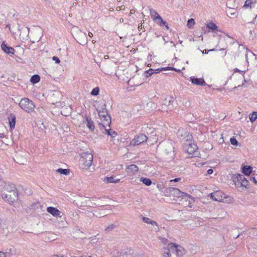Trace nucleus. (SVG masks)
I'll return each instance as SVG.
<instances>
[{"mask_svg":"<svg viewBox=\"0 0 257 257\" xmlns=\"http://www.w3.org/2000/svg\"><path fill=\"white\" fill-rule=\"evenodd\" d=\"M178 131H181L182 133L180 137V141L182 144V150L188 154L193 155L197 150L198 147L194 143L192 136L183 129H179Z\"/></svg>","mask_w":257,"mask_h":257,"instance_id":"f257e3e1","label":"nucleus"},{"mask_svg":"<svg viewBox=\"0 0 257 257\" xmlns=\"http://www.w3.org/2000/svg\"><path fill=\"white\" fill-rule=\"evenodd\" d=\"M93 157L91 153L85 152L82 154L79 159V165L82 169H87L92 165Z\"/></svg>","mask_w":257,"mask_h":257,"instance_id":"f03ea898","label":"nucleus"},{"mask_svg":"<svg viewBox=\"0 0 257 257\" xmlns=\"http://www.w3.org/2000/svg\"><path fill=\"white\" fill-rule=\"evenodd\" d=\"M193 202V199L189 195L178 189V204L182 205L184 207H192L191 204Z\"/></svg>","mask_w":257,"mask_h":257,"instance_id":"7ed1b4c3","label":"nucleus"},{"mask_svg":"<svg viewBox=\"0 0 257 257\" xmlns=\"http://www.w3.org/2000/svg\"><path fill=\"white\" fill-rule=\"evenodd\" d=\"M20 107L28 113L34 111L35 105L31 100L28 98H23L19 103Z\"/></svg>","mask_w":257,"mask_h":257,"instance_id":"20e7f679","label":"nucleus"},{"mask_svg":"<svg viewBox=\"0 0 257 257\" xmlns=\"http://www.w3.org/2000/svg\"><path fill=\"white\" fill-rule=\"evenodd\" d=\"M2 196L3 199L11 204L17 200L18 194L17 191H14L8 193L2 192Z\"/></svg>","mask_w":257,"mask_h":257,"instance_id":"39448f33","label":"nucleus"},{"mask_svg":"<svg viewBox=\"0 0 257 257\" xmlns=\"http://www.w3.org/2000/svg\"><path fill=\"white\" fill-rule=\"evenodd\" d=\"M100 117L103 118L102 122L98 124L99 128L105 127L106 125L109 126L111 122V117L108 115L107 110L103 111L102 113L101 112L100 114H98Z\"/></svg>","mask_w":257,"mask_h":257,"instance_id":"423d86ee","label":"nucleus"},{"mask_svg":"<svg viewBox=\"0 0 257 257\" xmlns=\"http://www.w3.org/2000/svg\"><path fill=\"white\" fill-rule=\"evenodd\" d=\"M148 138L143 134L136 136L135 138L131 141V144L133 146L139 145L147 141Z\"/></svg>","mask_w":257,"mask_h":257,"instance_id":"0eeeda50","label":"nucleus"},{"mask_svg":"<svg viewBox=\"0 0 257 257\" xmlns=\"http://www.w3.org/2000/svg\"><path fill=\"white\" fill-rule=\"evenodd\" d=\"M174 101V99L172 96H167L166 98L163 100L162 101V109L166 110L167 109H172L173 108V103Z\"/></svg>","mask_w":257,"mask_h":257,"instance_id":"6e6552de","label":"nucleus"},{"mask_svg":"<svg viewBox=\"0 0 257 257\" xmlns=\"http://www.w3.org/2000/svg\"><path fill=\"white\" fill-rule=\"evenodd\" d=\"M211 197L215 201L221 202L225 198L224 194L221 191H217L211 193Z\"/></svg>","mask_w":257,"mask_h":257,"instance_id":"1a4fd4ad","label":"nucleus"},{"mask_svg":"<svg viewBox=\"0 0 257 257\" xmlns=\"http://www.w3.org/2000/svg\"><path fill=\"white\" fill-rule=\"evenodd\" d=\"M167 196L170 198V200H176L177 188L175 187H170L166 190Z\"/></svg>","mask_w":257,"mask_h":257,"instance_id":"9d476101","label":"nucleus"},{"mask_svg":"<svg viewBox=\"0 0 257 257\" xmlns=\"http://www.w3.org/2000/svg\"><path fill=\"white\" fill-rule=\"evenodd\" d=\"M115 65L112 61L109 64L103 63L102 64V67L106 74H112Z\"/></svg>","mask_w":257,"mask_h":257,"instance_id":"9b49d317","label":"nucleus"},{"mask_svg":"<svg viewBox=\"0 0 257 257\" xmlns=\"http://www.w3.org/2000/svg\"><path fill=\"white\" fill-rule=\"evenodd\" d=\"M242 178H243V175H242L239 174L233 175L232 177V181L236 187L239 188L241 187L240 183L241 182Z\"/></svg>","mask_w":257,"mask_h":257,"instance_id":"f8f14e48","label":"nucleus"},{"mask_svg":"<svg viewBox=\"0 0 257 257\" xmlns=\"http://www.w3.org/2000/svg\"><path fill=\"white\" fill-rule=\"evenodd\" d=\"M47 211L55 217H61L62 212L58 209L54 207H48L46 209Z\"/></svg>","mask_w":257,"mask_h":257,"instance_id":"ddd939ff","label":"nucleus"},{"mask_svg":"<svg viewBox=\"0 0 257 257\" xmlns=\"http://www.w3.org/2000/svg\"><path fill=\"white\" fill-rule=\"evenodd\" d=\"M14 191H17L15 185L11 183H6L5 184L3 190L2 191V192H7V193H8Z\"/></svg>","mask_w":257,"mask_h":257,"instance_id":"4468645a","label":"nucleus"},{"mask_svg":"<svg viewBox=\"0 0 257 257\" xmlns=\"http://www.w3.org/2000/svg\"><path fill=\"white\" fill-rule=\"evenodd\" d=\"M2 49L7 54H14L15 50L13 48L8 46L5 42L1 45Z\"/></svg>","mask_w":257,"mask_h":257,"instance_id":"2eb2a0df","label":"nucleus"},{"mask_svg":"<svg viewBox=\"0 0 257 257\" xmlns=\"http://www.w3.org/2000/svg\"><path fill=\"white\" fill-rule=\"evenodd\" d=\"M77 42L81 45H85L87 43V37L85 33H81L77 37Z\"/></svg>","mask_w":257,"mask_h":257,"instance_id":"dca6fc26","label":"nucleus"},{"mask_svg":"<svg viewBox=\"0 0 257 257\" xmlns=\"http://www.w3.org/2000/svg\"><path fill=\"white\" fill-rule=\"evenodd\" d=\"M8 119H9V121L10 130L14 129L15 128V125H16V116L14 114L11 113L9 115V116H8Z\"/></svg>","mask_w":257,"mask_h":257,"instance_id":"f3484780","label":"nucleus"},{"mask_svg":"<svg viewBox=\"0 0 257 257\" xmlns=\"http://www.w3.org/2000/svg\"><path fill=\"white\" fill-rule=\"evenodd\" d=\"M191 81L192 83L197 85L204 86L206 85V83L203 79L198 78L195 77H191L190 78Z\"/></svg>","mask_w":257,"mask_h":257,"instance_id":"a211bd4d","label":"nucleus"},{"mask_svg":"<svg viewBox=\"0 0 257 257\" xmlns=\"http://www.w3.org/2000/svg\"><path fill=\"white\" fill-rule=\"evenodd\" d=\"M256 4V0H246L243 6L244 9L249 8L250 9L254 8Z\"/></svg>","mask_w":257,"mask_h":257,"instance_id":"6ab92c4d","label":"nucleus"},{"mask_svg":"<svg viewBox=\"0 0 257 257\" xmlns=\"http://www.w3.org/2000/svg\"><path fill=\"white\" fill-rule=\"evenodd\" d=\"M19 30L20 31V36L22 37L23 39L28 37L30 30L29 28L23 27L21 29H19Z\"/></svg>","mask_w":257,"mask_h":257,"instance_id":"aec40b11","label":"nucleus"},{"mask_svg":"<svg viewBox=\"0 0 257 257\" xmlns=\"http://www.w3.org/2000/svg\"><path fill=\"white\" fill-rule=\"evenodd\" d=\"M86 126L89 129V130L91 132H93L95 129V125L93 120H92L91 118L88 116H86Z\"/></svg>","mask_w":257,"mask_h":257,"instance_id":"412c9836","label":"nucleus"},{"mask_svg":"<svg viewBox=\"0 0 257 257\" xmlns=\"http://www.w3.org/2000/svg\"><path fill=\"white\" fill-rule=\"evenodd\" d=\"M170 251L172 253H177V244L174 243H170L168 244L167 247L165 248V251Z\"/></svg>","mask_w":257,"mask_h":257,"instance_id":"4be33fe9","label":"nucleus"},{"mask_svg":"<svg viewBox=\"0 0 257 257\" xmlns=\"http://www.w3.org/2000/svg\"><path fill=\"white\" fill-rule=\"evenodd\" d=\"M126 171L127 173L132 172L133 174H135L139 171V168L137 165L132 164L127 167Z\"/></svg>","mask_w":257,"mask_h":257,"instance_id":"5701e85b","label":"nucleus"},{"mask_svg":"<svg viewBox=\"0 0 257 257\" xmlns=\"http://www.w3.org/2000/svg\"><path fill=\"white\" fill-rule=\"evenodd\" d=\"M155 20L157 22V23L158 25H160V26H162L163 25L166 27L167 29H169V27L168 26V24L166 21H163V20L162 19V18L159 16L158 15L155 18Z\"/></svg>","mask_w":257,"mask_h":257,"instance_id":"b1692460","label":"nucleus"},{"mask_svg":"<svg viewBox=\"0 0 257 257\" xmlns=\"http://www.w3.org/2000/svg\"><path fill=\"white\" fill-rule=\"evenodd\" d=\"M105 127H102L101 128H104V131H103V133L108 135V136H110L112 138H115L117 136V133L113 131L112 129H107Z\"/></svg>","mask_w":257,"mask_h":257,"instance_id":"393cba45","label":"nucleus"},{"mask_svg":"<svg viewBox=\"0 0 257 257\" xmlns=\"http://www.w3.org/2000/svg\"><path fill=\"white\" fill-rule=\"evenodd\" d=\"M106 104L104 103H103L102 102H99L98 105L97 106L96 110L98 113V114H100V113L101 112L102 113L103 111H105L106 109Z\"/></svg>","mask_w":257,"mask_h":257,"instance_id":"a878e982","label":"nucleus"},{"mask_svg":"<svg viewBox=\"0 0 257 257\" xmlns=\"http://www.w3.org/2000/svg\"><path fill=\"white\" fill-rule=\"evenodd\" d=\"M252 171V168L249 166H245L242 169V173L247 176H249Z\"/></svg>","mask_w":257,"mask_h":257,"instance_id":"bb28decb","label":"nucleus"},{"mask_svg":"<svg viewBox=\"0 0 257 257\" xmlns=\"http://www.w3.org/2000/svg\"><path fill=\"white\" fill-rule=\"evenodd\" d=\"M186 252V251L185 248L181 245H179L178 244V256L182 257L184 254H185Z\"/></svg>","mask_w":257,"mask_h":257,"instance_id":"cd10ccee","label":"nucleus"},{"mask_svg":"<svg viewBox=\"0 0 257 257\" xmlns=\"http://www.w3.org/2000/svg\"><path fill=\"white\" fill-rule=\"evenodd\" d=\"M40 80V76L37 74L33 75L30 79V81L33 84L39 82Z\"/></svg>","mask_w":257,"mask_h":257,"instance_id":"c85d7f7f","label":"nucleus"},{"mask_svg":"<svg viewBox=\"0 0 257 257\" xmlns=\"http://www.w3.org/2000/svg\"><path fill=\"white\" fill-rule=\"evenodd\" d=\"M140 181L148 186H150L152 183L151 180L148 178L142 177L140 179Z\"/></svg>","mask_w":257,"mask_h":257,"instance_id":"c756f323","label":"nucleus"},{"mask_svg":"<svg viewBox=\"0 0 257 257\" xmlns=\"http://www.w3.org/2000/svg\"><path fill=\"white\" fill-rule=\"evenodd\" d=\"M70 170L68 169H62V168H59L56 170V172L60 173L61 174L65 175H68L70 173Z\"/></svg>","mask_w":257,"mask_h":257,"instance_id":"7c9ffc66","label":"nucleus"},{"mask_svg":"<svg viewBox=\"0 0 257 257\" xmlns=\"http://www.w3.org/2000/svg\"><path fill=\"white\" fill-rule=\"evenodd\" d=\"M6 255L8 254V256L11 255H13L16 254V250L14 247H11L9 248H7L6 250Z\"/></svg>","mask_w":257,"mask_h":257,"instance_id":"2f4dec72","label":"nucleus"},{"mask_svg":"<svg viewBox=\"0 0 257 257\" xmlns=\"http://www.w3.org/2000/svg\"><path fill=\"white\" fill-rule=\"evenodd\" d=\"M106 183H117L119 181V179H115L112 176L107 177L104 180Z\"/></svg>","mask_w":257,"mask_h":257,"instance_id":"473e14b6","label":"nucleus"},{"mask_svg":"<svg viewBox=\"0 0 257 257\" xmlns=\"http://www.w3.org/2000/svg\"><path fill=\"white\" fill-rule=\"evenodd\" d=\"M143 220L145 223H147L148 224L149 223V224H151L153 225H157V223L156 221H153L148 217H143Z\"/></svg>","mask_w":257,"mask_h":257,"instance_id":"72a5a7b5","label":"nucleus"},{"mask_svg":"<svg viewBox=\"0 0 257 257\" xmlns=\"http://www.w3.org/2000/svg\"><path fill=\"white\" fill-rule=\"evenodd\" d=\"M163 70H174V71H177V69L175 68L168 67L166 68H162L161 69L159 68V69H155V70H154V73H160Z\"/></svg>","mask_w":257,"mask_h":257,"instance_id":"f704fd0d","label":"nucleus"},{"mask_svg":"<svg viewBox=\"0 0 257 257\" xmlns=\"http://www.w3.org/2000/svg\"><path fill=\"white\" fill-rule=\"evenodd\" d=\"M116 228V225L114 224L109 225L105 229L106 232L108 233L114 230Z\"/></svg>","mask_w":257,"mask_h":257,"instance_id":"c9c22d12","label":"nucleus"},{"mask_svg":"<svg viewBox=\"0 0 257 257\" xmlns=\"http://www.w3.org/2000/svg\"><path fill=\"white\" fill-rule=\"evenodd\" d=\"M195 24V22L194 19H189L187 21V26L189 29L193 28L194 25Z\"/></svg>","mask_w":257,"mask_h":257,"instance_id":"e433bc0d","label":"nucleus"},{"mask_svg":"<svg viewBox=\"0 0 257 257\" xmlns=\"http://www.w3.org/2000/svg\"><path fill=\"white\" fill-rule=\"evenodd\" d=\"M249 119L251 122H253L257 119V112L254 111L251 114V116H249Z\"/></svg>","mask_w":257,"mask_h":257,"instance_id":"4c0bfd02","label":"nucleus"},{"mask_svg":"<svg viewBox=\"0 0 257 257\" xmlns=\"http://www.w3.org/2000/svg\"><path fill=\"white\" fill-rule=\"evenodd\" d=\"M207 27L208 29L213 30H216L217 28L216 25L212 22L208 23L207 25Z\"/></svg>","mask_w":257,"mask_h":257,"instance_id":"58836bf2","label":"nucleus"},{"mask_svg":"<svg viewBox=\"0 0 257 257\" xmlns=\"http://www.w3.org/2000/svg\"><path fill=\"white\" fill-rule=\"evenodd\" d=\"M234 10L233 9H229V11H227V15L228 17L231 18L232 17H236L237 15H236L235 13L234 12H233Z\"/></svg>","mask_w":257,"mask_h":257,"instance_id":"ea45409f","label":"nucleus"},{"mask_svg":"<svg viewBox=\"0 0 257 257\" xmlns=\"http://www.w3.org/2000/svg\"><path fill=\"white\" fill-rule=\"evenodd\" d=\"M99 92V88L98 87H96L92 90L91 92V94L93 96H97V95H98Z\"/></svg>","mask_w":257,"mask_h":257,"instance_id":"a19ab883","label":"nucleus"},{"mask_svg":"<svg viewBox=\"0 0 257 257\" xmlns=\"http://www.w3.org/2000/svg\"><path fill=\"white\" fill-rule=\"evenodd\" d=\"M241 187H246L248 185V181L243 175V178H242L241 182L240 183Z\"/></svg>","mask_w":257,"mask_h":257,"instance_id":"79ce46f5","label":"nucleus"},{"mask_svg":"<svg viewBox=\"0 0 257 257\" xmlns=\"http://www.w3.org/2000/svg\"><path fill=\"white\" fill-rule=\"evenodd\" d=\"M150 14H151V15L152 16V17L153 18V19L155 20V18L158 16V15H159L158 13L156 11H155V10H153V9H150Z\"/></svg>","mask_w":257,"mask_h":257,"instance_id":"37998d69","label":"nucleus"},{"mask_svg":"<svg viewBox=\"0 0 257 257\" xmlns=\"http://www.w3.org/2000/svg\"><path fill=\"white\" fill-rule=\"evenodd\" d=\"M145 73H146V77H148L154 73V69H150L148 71H145Z\"/></svg>","mask_w":257,"mask_h":257,"instance_id":"c03bdc74","label":"nucleus"},{"mask_svg":"<svg viewBox=\"0 0 257 257\" xmlns=\"http://www.w3.org/2000/svg\"><path fill=\"white\" fill-rule=\"evenodd\" d=\"M230 142L231 144V145L233 146H237L238 145V142L237 141V140L234 138H231L230 139Z\"/></svg>","mask_w":257,"mask_h":257,"instance_id":"a18cd8bd","label":"nucleus"},{"mask_svg":"<svg viewBox=\"0 0 257 257\" xmlns=\"http://www.w3.org/2000/svg\"><path fill=\"white\" fill-rule=\"evenodd\" d=\"M165 248H164V250H163V252H164V256L165 257H170L171 256V252L169 250L168 251H165Z\"/></svg>","mask_w":257,"mask_h":257,"instance_id":"49530a36","label":"nucleus"},{"mask_svg":"<svg viewBox=\"0 0 257 257\" xmlns=\"http://www.w3.org/2000/svg\"><path fill=\"white\" fill-rule=\"evenodd\" d=\"M52 59L54 61H55V63L57 64H59L60 62L59 59L58 58V57L56 56H54Z\"/></svg>","mask_w":257,"mask_h":257,"instance_id":"de8ad7c7","label":"nucleus"},{"mask_svg":"<svg viewBox=\"0 0 257 257\" xmlns=\"http://www.w3.org/2000/svg\"><path fill=\"white\" fill-rule=\"evenodd\" d=\"M215 50L214 49H210V50H204L203 51H202V53L203 54H207L209 51H215Z\"/></svg>","mask_w":257,"mask_h":257,"instance_id":"09e8293b","label":"nucleus"},{"mask_svg":"<svg viewBox=\"0 0 257 257\" xmlns=\"http://www.w3.org/2000/svg\"><path fill=\"white\" fill-rule=\"evenodd\" d=\"M185 165L183 164V165H182L180 167V168L179 169H178V172L183 171L185 170Z\"/></svg>","mask_w":257,"mask_h":257,"instance_id":"8fccbe9b","label":"nucleus"},{"mask_svg":"<svg viewBox=\"0 0 257 257\" xmlns=\"http://www.w3.org/2000/svg\"><path fill=\"white\" fill-rule=\"evenodd\" d=\"M160 239L161 240V242L163 243H164V244H166L168 242V239H166V238H160Z\"/></svg>","mask_w":257,"mask_h":257,"instance_id":"3c124183","label":"nucleus"},{"mask_svg":"<svg viewBox=\"0 0 257 257\" xmlns=\"http://www.w3.org/2000/svg\"><path fill=\"white\" fill-rule=\"evenodd\" d=\"M250 180L251 181L254 183V184H257V181L255 177H250Z\"/></svg>","mask_w":257,"mask_h":257,"instance_id":"603ef678","label":"nucleus"},{"mask_svg":"<svg viewBox=\"0 0 257 257\" xmlns=\"http://www.w3.org/2000/svg\"><path fill=\"white\" fill-rule=\"evenodd\" d=\"M0 257H7L6 253L0 251Z\"/></svg>","mask_w":257,"mask_h":257,"instance_id":"864d4df0","label":"nucleus"},{"mask_svg":"<svg viewBox=\"0 0 257 257\" xmlns=\"http://www.w3.org/2000/svg\"><path fill=\"white\" fill-rule=\"evenodd\" d=\"M224 142V139H223V137L220 138L219 139V140H218V142H219L220 144H222Z\"/></svg>","mask_w":257,"mask_h":257,"instance_id":"5fc2aeb1","label":"nucleus"},{"mask_svg":"<svg viewBox=\"0 0 257 257\" xmlns=\"http://www.w3.org/2000/svg\"><path fill=\"white\" fill-rule=\"evenodd\" d=\"M213 170H212V169H208V171H207V173H208V174H212V173H213Z\"/></svg>","mask_w":257,"mask_h":257,"instance_id":"6e6d98bb","label":"nucleus"},{"mask_svg":"<svg viewBox=\"0 0 257 257\" xmlns=\"http://www.w3.org/2000/svg\"><path fill=\"white\" fill-rule=\"evenodd\" d=\"M177 182V178H175L174 179H173V180H171L170 181V183H171L172 182Z\"/></svg>","mask_w":257,"mask_h":257,"instance_id":"4d7b16f0","label":"nucleus"},{"mask_svg":"<svg viewBox=\"0 0 257 257\" xmlns=\"http://www.w3.org/2000/svg\"><path fill=\"white\" fill-rule=\"evenodd\" d=\"M54 95H56V96H61V94L59 92H56L55 94H53Z\"/></svg>","mask_w":257,"mask_h":257,"instance_id":"13d9d810","label":"nucleus"},{"mask_svg":"<svg viewBox=\"0 0 257 257\" xmlns=\"http://www.w3.org/2000/svg\"><path fill=\"white\" fill-rule=\"evenodd\" d=\"M5 137V135L4 134H0V138H3Z\"/></svg>","mask_w":257,"mask_h":257,"instance_id":"bf43d9fd","label":"nucleus"},{"mask_svg":"<svg viewBox=\"0 0 257 257\" xmlns=\"http://www.w3.org/2000/svg\"><path fill=\"white\" fill-rule=\"evenodd\" d=\"M108 58H109V56H108V55H105V56H104V59L105 60H106V59H108Z\"/></svg>","mask_w":257,"mask_h":257,"instance_id":"052dcab7","label":"nucleus"},{"mask_svg":"<svg viewBox=\"0 0 257 257\" xmlns=\"http://www.w3.org/2000/svg\"><path fill=\"white\" fill-rule=\"evenodd\" d=\"M88 36H89L90 37H92L93 36V34H92L91 33L89 32Z\"/></svg>","mask_w":257,"mask_h":257,"instance_id":"680f3d73","label":"nucleus"},{"mask_svg":"<svg viewBox=\"0 0 257 257\" xmlns=\"http://www.w3.org/2000/svg\"><path fill=\"white\" fill-rule=\"evenodd\" d=\"M52 257H62V256H60L58 255L55 254V255H53Z\"/></svg>","mask_w":257,"mask_h":257,"instance_id":"e2e57ef3","label":"nucleus"},{"mask_svg":"<svg viewBox=\"0 0 257 257\" xmlns=\"http://www.w3.org/2000/svg\"><path fill=\"white\" fill-rule=\"evenodd\" d=\"M6 28H8L9 29H10V26L9 24H8L6 25Z\"/></svg>","mask_w":257,"mask_h":257,"instance_id":"0e129e2a","label":"nucleus"},{"mask_svg":"<svg viewBox=\"0 0 257 257\" xmlns=\"http://www.w3.org/2000/svg\"><path fill=\"white\" fill-rule=\"evenodd\" d=\"M177 180H178V182H179L181 180V178L178 177Z\"/></svg>","mask_w":257,"mask_h":257,"instance_id":"69168bd1","label":"nucleus"},{"mask_svg":"<svg viewBox=\"0 0 257 257\" xmlns=\"http://www.w3.org/2000/svg\"><path fill=\"white\" fill-rule=\"evenodd\" d=\"M123 20L122 19H120V22H123Z\"/></svg>","mask_w":257,"mask_h":257,"instance_id":"338daca9","label":"nucleus"},{"mask_svg":"<svg viewBox=\"0 0 257 257\" xmlns=\"http://www.w3.org/2000/svg\"><path fill=\"white\" fill-rule=\"evenodd\" d=\"M236 71H238V72H240L241 71H240V70H238L237 69H236Z\"/></svg>","mask_w":257,"mask_h":257,"instance_id":"774afa93","label":"nucleus"}]
</instances>
